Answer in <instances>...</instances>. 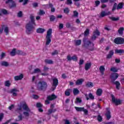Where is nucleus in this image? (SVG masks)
<instances>
[{
  "label": "nucleus",
  "instance_id": "nucleus-1",
  "mask_svg": "<svg viewBox=\"0 0 124 124\" xmlns=\"http://www.w3.org/2000/svg\"><path fill=\"white\" fill-rule=\"evenodd\" d=\"M31 21L26 24V33L27 34H31V32H33L35 28V20H34V16L31 15L30 16Z\"/></svg>",
  "mask_w": 124,
  "mask_h": 124
},
{
  "label": "nucleus",
  "instance_id": "nucleus-2",
  "mask_svg": "<svg viewBox=\"0 0 124 124\" xmlns=\"http://www.w3.org/2000/svg\"><path fill=\"white\" fill-rule=\"evenodd\" d=\"M83 45L82 46L85 49H89L90 51H93L94 49V44L92 43L86 38H83Z\"/></svg>",
  "mask_w": 124,
  "mask_h": 124
},
{
  "label": "nucleus",
  "instance_id": "nucleus-3",
  "mask_svg": "<svg viewBox=\"0 0 124 124\" xmlns=\"http://www.w3.org/2000/svg\"><path fill=\"white\" fill-rule=\"evenodd\" d=\"M48 88V85H47V82L45 81H40L38 82L37 84V89L38 91H43L45 92Z\"/></svg>",
  "mask_w": 124,
  "mask_h": 124
},
{
  "label": "nucleus",
  "instance_id": "nucleus-4",
  "mask_svg": "<svg viewBox=\"0 0 124 124\" xmlns=\"http://www.w3.org/2000/svg\"><path fill=\"white\" fill-rule=\"evenodd\" d=\"M51 38H52V29H49L46 32V45L47 46V45H49L50 43H51V41L52 40H51Z\"/></svg>",
  "mask_w": 124,
  "mask_h": 124
},
{
  "label": "nucleus",
  "instance_id": "nucleus-5",
  "mask_svg": "<svg viewBox=\"0 0 124 124\" xmlns=\"http://www.w3.org/2000/svg\"><path fill=\"white\" fill-rule=\"evenodd\" d=\"M18 108L16 109V112L19 114V115L18 116V120H16V122H20V121H22V120H23V115L22 114V112H23V109L22 108L23 107L22 105H18Z\"/></svg>",
  "mask_w": 124,
  "mask_h": 124
},
{
  "label": "nucleus",
  "instance_id": "nucleus-6",
  "mask_svg": "<svg viewBox=\"0 0 124 124\" xmlns=\"http://www.w3.org/2000/svg\"><path fill=\"white\" fill-rule=\"evenodd\" d=\"M22 109H23L26 111L23 112V115L25 116V117H29L30 116V113L29 112H31V109L30 108H29V107H28V105H27V104H23V105H21Z\"/></svg>",
  "mask_w": 124,
  "mask_h": 124
},
{
  "label": "nucleus",
  "instance_id": "nucleus-7",
  "mask_svg": "<svg viewBox=\"0 0 124 124\" xmlns=\"http://www.w3.org/2000/svg\"><path fill=\"white\" fill-rule=\"evenodd\" d=\"M57 97V96L54 94H52L51 95L48 96L46 98V100L45 101V104H50V101H49L54 100Z\"/></svg>",
  "mask_w": 124,
  "mask_h": 124
},
{
  "label": "nucleus",
  "instance_id": "nucleus-8",
  "mask_svg": "<svg viewBox=\"0 0 124 124\" xmlns=\"http://www.w3.org/2000/svg\"><path fill=\"white\" fill-rule=\"evenodd\" d=\"M111 96L112 98V101L113 103L115 104V105L118 106L122 104V100H121L120 99H116V98H115V96H114L113 94H111Z\"/></svg>",
  "mask_w": 124,
  "mask_h": 124
},
{
  "label": "nucleus",
  "instance_id": "nucleus-9",
  "mask_svg": "<svg viewBox=\"0 0 124 124\" xmlns=\"http://www.w3.org/2000/svg\"><path fill=\"white\" fill-rule=\"evenodd\" d=\"M115 44H124V38L122 37H117L114 39V41Z\"/></svg>",
  "mask_w": 124,
  "mask_h": 124
},
{
  "label": "nucleus",
  "instance_id": "nucleus-10",
  "mask_svg": "<svg viewBox=\"0 0 124 124\" xmlns=\"http://www.w3.org/2000/svg\"><path fill=\"white\" fill-rule=\"evenodd\" d=\"M118 77H119V74L117 73H112L110 76V78L111 80V82L114 83L117 79H118Z\"/></svg>",
  "mask_w": 124,
  "mask_h": 124
},
{
  "label": "nucleus",
  "instance_id": "nucleus-11",
  "mask_svg": "<svg viewBox=\"0 0 124 124\" xmlns=\"http://www.w3.org/2000/svg\"><path fill=\"white\" fill-rule=\"evenodd\" d=\"M19 91L16 88H14L11 89L10 91L8 92L9 93H12L13 96H17V93H19Z\"/></svg>",
  "mask_w": 124,
  "mask_h": 124
},
{
  "label": "nucleus",
  "instance_id": "nucleus-12",
  "mask_svg": "<svg viewBox=\"0 0 124 124\" xmlns=\"http://www.w3.org/2000/svg\"><path fill=\"white\" fill-rule=\"evenodd\" d=\"M9 5V8L12 9V8H16L17 7V4L15 1H12L11 2H8L7 3Z\"/></svg>",
  "mask_w": 124,
  "mask_h": 124
},
{
  "label": "nucleus",
  "instance_id": "nucleus-13",
  "mask_svg": "<svg viewBox=\"0 0 124 124\" xmlns=\"http://www.w3.org/2000/svg\"><path fill=\"white\" fill-rule=\"evenodd\" d=\"M52 86L55 87V88H52L53 91H55L56 88H57V86L59 85V80L57 78H54L52 79Z\"/></svg>",
  "mask_w": 124,
  "mask_h": 124
},
{
  "label": "nucleus",
  "instance_id": "nucleus-14",
  "mask_svg": "<svg viewBox=\"0 0 124 124\" xmlns=\"http://www.w3.org/2000/svg\"><path fill=\"white\" fill-rule=\"evenodd\" d=\"M107 112L106 113L105 115L107 117V119L108 120H110L111 119V112L110 111V109H109L108 108H106Z\"/></svg>",
  "mask_w": 124,
  "mask_h": 124
},
{
  "label": "nucleus",
  "instance_id": "nucleus-15",
  "mask_svg": "<svg viewBox=\"0 0 124 124\" xmlns=\"http://www.w3.org/2000/svg\"><path fill=\"white\" fill-rule=\"evenodd\" d=\"M85 96L86 97L87 100H89V99H92V100H93V99H94V96H93V93H89L88 96V94H85Z\"/></svg>",
  "mask_w": 124,
  "mask_h": 124
},
{
  "label": "nucleus",
  "instance_id": "nucleus-16",
  "mask_svg": "<svg viewBox=\"0 0 124 124\" xmlns=\"http://www.w3.org/2000/svg\"><path fill=\"white\" fill-rule=\"evenodd\" d=\"M111 12H108L107 13L105 12V11H103L100 14V17H102V18H103V17H105V16H108V15H110Z\"/></svg>",
  "mask_w": 124,
  "mask_h": 124
},
{
  "label": "nucleus",
  "instance_id": "nucleus-17",
  "mask_svg": "<svg viewBox=\"0 0 124 124\" xmlns=\"http://www.w3.org/2000/svg\"><path fill=\"white\" fill-rule=\"evenodd\" d=\"M114 56V50H111L109 51L108 54L107 55V59L108 60L112 59V57Z\"/></svg>",
  "mask_w": 124,
  "mask_h": 124
},
{
  "label": "nucleus",
  "instance_id": "nucleus-18",
  "mask_svg": "<svg viewBox=\"0 0 124 124\" xmlns=\"http://www.w3.org/2000/svg\"><path fill=\"white\" fill-rule=\"evenodd\" d=\"M24 78V75L20 74L19 76H15L14 77L15 81H19L22 80Z\"/></svg>",
  "mask_w": 124,
  "mask_h": 124
},
{
  "label": "nucleus",
  "instance_id": "nucleus-19",
  "mask_svg": "<svg viewBox=\"0 0 124 124\" xmlns=\"http://www.w3.org/2000/svg\"><path fill=\"white\" fill-rule=\"evenodd\" d=\"M91 67H92V62L86 63L84 66V69L86 71H88V70L90 69Z\"/></svg>",
  "mask_w": 124,
  "mask_h": 124
},
{
  "label": "nucleus",
  "instance_id": "nucleus-20",
  "mask_svg": "<svg viewBox=\"0 0 124 124\" xmlns=\"http://www.w3.org/2000/svg\"><path fill=\"white\" fill-rule=\"evenodd\" d=\"M83 82H84V79L83 78L78 79L76 82V85L77 86H80V85H82V84H83Z\"/></svg>",
  "mask_w": 124,
  "mask_h": 124
},
{
  "label": "nucleus",
  "instance_id": "nucleus-21",
  "mask_svg": "<svg viewBox=\"0 0 124 124\" xmlns=\"http://www.w3.org/2000/svg\"><path fill=\"white\" fill-rule=\"evenodd\" d=\"M124 49H116L115 50V54H120V55H122V54H124Z\"/></svg>",
  "mask_w": 124,
  "mask_h": 124
},
{
  "label": "nucleus",
  "instance_id": "nucleus-22",
  "mask_svg": "<svg viewBox=\"0 0 124 124\" xmlns=\"http://www.w3.org/2000/svg\"><path fill=\"white\" fill-rule=\"evenodd\" d=\"M21 55V56H26L27 54L21 50H16V55Z\"/></svg>",
  "mask_w": 124,
  "mask_h": 124
},
{
  "label": "nucleus",
  "instance_id": "nucleus-23",
  "mask_svg": "<svg viewBox=\"0 0 124 124\" xmlns=\"http://www.w3.org/2000/svg\"><path fill=\"white\" fill-rule=\"evenodd\" d=\"M124 2H120L118 3L117 7V10H119V9H123L124 8Z\"/></svg>",
  "mask_w": 124,
  "mask_h": 124
},
{
  "label": "nucleus",
  "instance_id": "nucleus-24",
  "mask_svg": "<svg viewBox=\"0 0 124 124\" xmlns=\"http://www.w3.org/2000/svg\"><path fill=\"white\" fill-rule=\"evenodd\" d=\"M45 31V29L43 28H39L36 30L37 33H43Z\"/></svg>",
  "mask_w": 124,
  "mask_h": 124
},
{
  "label": "nucleus",
  "instance_id": "nucleus-25",
  "mask_svg": "<svg viewBox=\"0 0 124 124\" xmlns=\"http://www.w3.org/2000/svg\"><path fill=\"white\" fill-rule=\"evenodd\" d=\"M99 70L102 75H104V71H105V68L104 67V66L103 65L99 67Z\"/></svg>",
  "mask_w": 124,
  "mask_h": 124
},
{
  "label": "nucleus",
  "instance_id": "nucleus-26",
  "mask_svg": "<svg viewBox=\"0 0 124 124\" xmlns=\"http://www.w3.org/2000/svg\"><path fill=\"white\" fill-rule=\"evenodd\" d=\"M113 84H114V85H116V88L117 90H120V86H121V83H120V82L116 81H114V82H112Z\"/></svg>",
  "mask_w": 124,
  "mask_h": 124
},
{
  "label": "nucleus",
  "instance_id": "nucleus-27",
  "mask_svg": "<svg viewBox=\"0 0 124 124\" xmlns=\"http://www.w3.org/2000/svg\"><path fill=\"white\" fill-rule=\"evenodd\" d=\"M56 111H57V109L56 108H55L54 109H52L50 108L48 110V112L47 113V115H48L49 116V115H51V114H52V113H55V112H56Z\"/></svg>",
  "mask_w": 124,
  "mask_h": 124
},
{
  "label": "nucleus",
  "instance_id": "nucleus-28",
  "mask_svg": "<svg viewBox=\"0 0 124 124\" xmlns=\"http://www.w3.org/2000/svg\"><path fill=\"white\" fill-rule=\"evenodd\" d=\"M81 43H82V41L81 40H75V45L76 46H79V45H81Z\"/></svg>",
  "mask_w": 124,
  "mask_h": 124
},
{
  "label": "nucleus",
  "instance_id": "nucleus-29",
  "mask_svg": "<svg viewBox=\"0 0 124 124\" xmlns=\"http://www.w3.org/2000/svg\"><path fill=\"white\" fill-rule=\"evenodd\" d=\"M73 93L74 95H77V94H79L80 91H79V90H78L77 88H74L73 89Z\"/></svg>",
  "mask_w": 124,
  "mask_h": 124
},
{
  "label": "nucleus",
  "instance_id": "nucleus-30",
  "mask_svg": "<svg viewBox=\"0 0 124 124\" xmlns=\"http://www.w3.org/2000/svg\"><path fill=\"white\" fill-rule=\"evenodd\" d=\"M0 12H1V14H3L4 15H7V14H9V13H8V11L4 9H1L0 11Z\"/></svg>",
  "mask_w": 124,
  "mask_h": 124
},
{
  "label": "nucleus",
  "instance_id": "nucleus-31",
  "mask_svg": "<svg viewBox=\"0 0 124 124\" xmlns=\"http://www.w3.org/2000/svg\"><path fill=\"white\" fill-rule=\"evenodd\" d=\"M45 62L46 63H47L48 64H53V63H54V62L53 61L48 59H46L45 60Z\"/></svg>",
  "mask_w": 124,
  "mask_h": 124
},
{
  "label": "nucleus",
  "instance_id": "nucleus-32",
  "mask_svg": "<svg viewBox=\"0 0 124 124\" xmlns=\"http://www.w3.org/2000/svg\"><path fill=\"white\" fill-rule=\"evenodd\" d=\"M109 18L110 19V20H112V21H113L114 22H117V21H119L120 20V17H109Z\"/></svg>",
  "mask_w": 124,
  "mask_h": 124
},
{
  "label": "nucleus",
  "instance_id": "nucleus-33",
  "mask_svg": "<svg viewBox=\"0 0 124 124\" xmlns=\"http://www.w3.org/2000/svg\"><path fill=\"white\" fill-rule=\"evenodd\" d=\"M70 91H71V89H68L65 91V95L66 96H69L70 95Z\"/></svg>",
  "mask_w": 124,
  "mask_h": 124
},
{
  "label": "nucleus",
  "instance_id": "nucleus-34",
  "mask_svg": "<svg viewBox=\"0 0 124 124\" xmlns=\"http://www.w3.org/2000/svg\"><path fill=\"white\" fill-rule=\"evenodd\" d=\"M16 55V48H14L10 52V55L12 57H14Z\"/></svg>",
  "mask_w": 124,
  "mask_h": 124
},
{
  "label": "nucleus",
  "instance_id": "nucleus-35",
  "mask_svg": "<svg viewBox=\"0 0 124 124\" xmlns=\"http://www.w3.org/2000/svg\"><path fill=\"white\" fill-rule=\"evenodd\" d=\"M96 94H97V95H98L99 96H100V95H101V94H102V89H98L97 90Z\"/></svg>",
  "mask_w": 124,
  "mask_h": 124
},
{
  "label": "nucleus",
  "instance_id": "nucleus-36",
  "mask_svg": "<svg viewBox=\"0 0 124 124\" xmlns=\"http://www.w3.org/2000/svg\"><path fill=\"white\" fill-rule=\"evenodd\" d=\"M4 31L6 33V35H8V33H9V29L7 27H5L4 25Z\"/></svg>",
  "mask_w": 124,
  "mask_h": 124
},
{
  "label": "nucleus",
  "instance_id": "nucleus-37",
  "mask_svg": "<svg viewBox=\"0 0 124 124\" xmlns=\"http://www.w3.org/2000/svg\"><path fill=\"white\" fill-rule=\"evenodd\" d=\"M0 64L2 66H6V67L8 66V65H9V63H8L7 62L5 61L2 62Z\"/></svg>",
  "mask_w": 124,
  "mask_h": 124
},
{
  "label": "nucleus",
  "instance_id": "nucleus-38",
  "mask_svg": "<svg viewBox=\"0 0 124 124\" xmlns=\"http://www.w3.org/2000/svg\"><path fill=\"white\" fill-rule=\"evenodd\" d=\"M93 34L96 36L97 35V36H99V35H100V32L98 31V30L96 29V30L93 32Z\"/></svg>",
  "mask_w": 124,
  "mask_h": 124
},
{
  "label": "nucleus",
  "instance_id": "nucleus-39",
  "mask_svg": "<svg viewBox=\"0 0 124 124\" xmlns=\"http://www.w3.org/2000/svg\"><path fill=\"white\" fill-rule=\"evenodd\" d=\"M84 107L80 108L78 107H75V108L78 112H82Z\"/></svg>",
  "mask_w": 124,
  "mask_h": 124
},
{
  "label": "nucleus",
  "instance_id": "nucleus-40",
  "mask_svg": "<svg viewBox=\"0 0 124 124\" xmlns=\"http://www.w3.org/2000/svg\"><path fill=\"white\" fill-rule=\"evenodd\" d=\"M49 20L50 22H54L56 20V17L54 15H51L49 16Z\"/></svg>",
  "mask_w": 124,
  "mask_h": 124
},
{
  "label": "nucleus",
  "instance_id": "nucleus-41",
  "mask_svg": "<svg viewBox=\"0 0 124 124\" xmlns=\"http://www.w3.org/2000/svg\"><path fill=\"white\" fill-rule=\"evenodd\" d=\"M86 86L88 88H93V84L92 82H89L86 84Z\"/></svg>",
  "mask_w": 124,
  "mask_h": 124
},
{
  "label": "nucleus",
  "instance_id": "nucleus-42",
  "mask_svg": "<svg viewBox=\"0 0 124 124\" xmlns=\"http://www.w3.org/2000/svg\"><path fill=\"white\" fill-rule=\"evenodd\" d=\"M5 87H10L11 83H10V81L7 80L4 83Z\"/></svg>",
  "mask_w": 124,
  "mask_h": 124
},
{
  "label": "nucleus",
  "instance_id": "nucleus-43",
  "mask_svg": "<svg viewBox=\"0 0 124 124\" xmlns=\"http://www.w3.org/2000/svg\"><path fill=\"white\" fill-rule=\"evenodd\" d=\"M124 27H121L118 30V33H119V34H123V33H124Z\"/></svg>",
  "mask_w": 124,
  "mask_h": 124
},
{
  "label": "nucleus",
  "instance_id": "nucleus-44",
  "mask_svg": "<svg viewBox=\"0 0 124 124\" xmlns=\"http://www.w3.org/2000/svg\"><path fill=\"white\" fill-rule=\"evenodd\" d=\"M39 72H41L40 69L36 68L34 70V71L31 73V74H33V73H39Z\"/></svg>",
  "mask_w": 124,
  "mask_h": 124
},
{
  "label": "nucleus",
  "instance_id": "nucleus-45",
  "mask_svg": "<svg viewBox=\"0 0 124 124\" xmlns=\"http://www.w3.org/2000/svg\"><path fill=\"white\" fill-rule=\"evenodd\" d=\"M90 34V30L87 29L84 31V36H87Z\"/></svg>",
  "mask_w": 124,
  "mask_h": 124
},
{
  "label": "nucleus",
  "instance_id": "nucleus-46",
  "mask_svg": "<svg viewBox=\"0 0 124 124\" xmlns=\"http://www.w3.org/2000/svg\"><path fill=\"white\" fill-rule=\"evenodd\" d=\"M82 102V99H80V98H77L76 101L75 102L76 104H78V103H81Z\"/></svg>",
  "mask_w": 124,
  "mask_h": 124
},
{
  "label": "nucleus",
  "instance_id": "nucleus-47",
  "mask_svg": "<svg viewBox=\"0 0 124 124\" xmlns=\"http://www.w3.org/2000/svg\"><path fill=\"white\" fill-rule=\"evenodd\" d=\"M110 71L112 72H118V70L117 69V68L113 67L110 68Z\"/></svg>",
  "mask_w": 124,
  "mask_h": 124
},
{
  "label": "nucleus",
  "instance_id": "nucleus-48",
  "mask_svg": "<svg viewBox=\"0 0 124 124\" xmlns=\"http://www.w3.org/2000/svg\"><path fill=\"white\" fill-rule=\"evenodd\" d=\"M73 16H72V17H78V16L79 15V13H78V12L75 11L73 12Z\"/></svg>",
  "mask_w": 124,
  "mask_h": 124
},
{
  "label": "nucleus",
  "instance_id": "nucleus-49",
  "mask_svg": "<svg viewBox=\"0 0 124 124\" xmlns=\"http://www.w3.org/2000/svg\"><path fill=\"white\" fill-rule=\"evenodd\" d=\"M117 3H115L113 4V6L112 7V11H115V10L117 9Z\"/></svg>",
  "mask_w": 124,
  "mask_h": 124
},
{
  "label": "nucleus",
  "instance_id": "nucleus-50",
  "mask_svg": "<svg viewBox=\"0 0 124 124\" xmlns=\"http://www.w3.org/2000/svg\"><path fill=\"white\" fill-rule=\"evenodd\" d=\"M63 12L65 14H68L69 13V9L68 8H65L63 10Z\"/></svg>",
  "mask_w": 124,
  "mask_h": 124
},
{
  "label": "nucleus",
  "instance_id": "nucleus-51",
  "mask_svg": "<svg viewBox=\"0 0 124 124\" xmlns=\"http://www.w3.org/2000/svg\"><path fill=\"white\" fill-rule=\"evenodd\" d=\"M17 17L19 18H21L23 17V12L22 11H19L17 14Z\"/></svg>",
  "mask_w": 124,
  "mask_h": 124
},
{
  "label": "nucleus",
  "instance_id": "nucleus-52",
  "mask_svg": "<svg viewBox=\"0 0 124 124\" xmlns=\"http://www.w3.org/2000/svg\"><path fill=\"white\" fill-rule=\"evenodd\" d=\"M97 120L98 122H101L103 121L102 117L100 115H98L97 116Z\"/></svg>",
  "mask_w": 124,
  "mask_h": 124
},
{
  "label": "nucleus",
  "instance_id": "nucleus-53",
  "mask_svg": "<svg viewBox=\"0 0 124 124\" xmlns=\"http://www.w3.org/2000/svg\"><path fill=\"white\" fill-rule=\"evenodd\" d=\"M72 60L74 61V62H77L78 59L77 58V57H76V56L74 55L72 57Z\"/></svg>",
  "mask_w": 124,
  "mask_h": 124
},
{
  "label": "nucleus",
  "instance_id": "nucleus-54",
  "mask_svg": "<svg viewBox=\"0 0 124 124\" xmlns=\"http://www.w3.org/2000/svg\"><path fill=\"white\" fill-rule=\"evenodd\" d=\"M43 107V105L41 104L40 103H38L36 104V107L37 108H41Z\"/></svg>",
  "mask_w": 124,
  "mask_h": 124
},
{
  "label": "nucleus",
  "instance_id": "nucleus-55",
  "mask_svg": "<svg viewBox=\"0 0 124 124\" xmlns=\"http://www.w3.org/2000/svg\"><path fill=\"white\" fill-rule=\"evenodd\" d=\"M66 3L68 5H71L72 4V0H67Z\"/></svg>",
  "mask_w": 124,
  "mask_h": 124
},
{
  "label": "nucleus",
  "instance_id": "nucleus-56",
  "mask_svg": "<svg viewBox=\"0 0 124 124\" xmlns=\"http://www.w3.org/2000/svg\"><path fill=\"white\" fill-rule=\"evenodd\" d=\"M82 112H84L85 115H88V113H89V111L87 109H85V108H83V109Z\"/></svg>",
  "mask_w": 124,
  "mask_h": 124
},
{
  "label": "nucleus",
  "instance_id": "nucleus-57",
  "mask_svg": "<svg viewBox=\"0 0 124 124\" xmlns=\"http://www.w3.org/2000/svg\"><path fill=\"white\" fill-rule=\"evenodd\" d=\"M95 4L96 7H97V6H98V5L100 4V1L99 0L95 1Z\"/></svg>",
  "mask_w": 124,
  "mask_h": 124
},
{
  "label": "nucleus",
  "instance_id": "nucleus-58",
  "mask_svg": "<svg viewBox=\"0 0 124 124\" xmlns=\"http://www.w3.org/2000/svg\"><path fill=\"white\" fill-rule=\"evenodd\" d=\"M95 39H96V36L93 34V36L91 37V40H92V41H94Z\"/></svg>",
  "mask_w": 124,
  "mask_h": 124
},
{
  "label": "nucleus",
  "instance_id": "nucleus-59",
  "mask_svg": "<svg viewBox=\"0 0 124 124\" xmlns=\"http://www.w3.org/2000/svg\"><path fill=\"white\" fill-rule=\"evenodd\" d=\"M4 114L3 113H0V122H1L2 121V119H3Z\"/></svg>",
  "mask_w": 124,
  "mask_h": 124
},
{
  "label": "nucleus",
  "instance_id": "nucleus-60",
  "mask_svg": "<svg viewBox=\"0 0 124 124\" xmlns=\"http://www.w3.org/2000/svg\"><path fill=\"white\" fill-rule=\"evenodd\" d=\"M4 29V25H2L1 28H0V34H1L3 31Z\"/></svg>",
  "mask_w": 124,
  "mask_h": 124
},
{
  "label": "nucleus",
  "instance_id": "nucleus-61",
  "mask_svg": "<svg viewBox=\"0 0 124 124\" xmlns=\"http://www.w3.org/2000/svg\"><path fill=\"white\" fill-rule=\"evenodd\" d=\"M67 60L68 62H70V61H72V57H71V56H70V55H68L67 56Z\"/></svg>",
  "mask_w": 124,
  "mask_h": 124
},
{
  "label": "nucleus",
  "instance_id": "nucleus-62",
  "mask_svg": "<svg viewBox=\"0 0 124 124\" xmlns=\"http://www.w3.org/2000/svg\"><path fill=\"white\" fill-rule=\"evenodd\" d=\"M45 14V12L42 10H40V12L39 13V15H44Z\"/></svg>",
  "mask_w": 124,
  "mask_h": 124
},
{
  "label": "nucleus",
  "instance_id": "nucleus-63",
  "mask_svg": "<svg viewBox=\"0 0 124 124\" xmlns=\"http://www.w3.org/2000/svg\"><path fill=\"white\" fill-rule=\"evenodd\" d=\"M4 57H5V53L4 52H2L0 55L1 60H2V59H3V58H4Z\"/></svg>",
  "mask_w": 124,
  "mask_h": 124
},
{
  "label": "nucleus",
  "instance_id": "nucleus-64",
  "mask_svg": "<svg viewBox=\"0 0 124 124\" xmlns=\"http://www.w3.org/2000/svg\"><path fill=\"white\" fill-rule=\"evenodd\" d=\"M78 63L79 65H82V64H84V60L83 59L79 60V62Z\"/></svg>",
  "mask_w": 124,
  "mask_h": 124
}]
</instances>
